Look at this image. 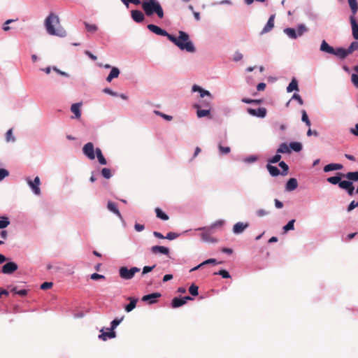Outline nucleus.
<instances>
[{
    "mask_svg": "<svg viewBox=\"0 0 358 358\" xmlns=\"http://www.w3.org/2000/svg\"><path fill=\"white\" fill-rule=\"evenodd\" d=\"M148 29L157 35L166 36L170 41L173 43L182 50H186L189 52H194L195 51V48L193 43L189 40V35L183 31H178L179 36L177 38L173 35L169 34L166 31L162 29L158 26L152 24H148Z\"/></svg>",
    "mask_w": 358,
    "mask_h": 358,
    "instance_id": "f257e3e1",
    "label": "nucleus"
},
{
    "mask_svg": "<svg viewBox=\"0 0 358 358\" xmlns=\"http://www.w3.org/2000/svg\"><path fill=\"white\" fill-rule=\"evenodd\" d=\"M45 27L47 32L52 36H57L61 38L66 36V30L60 25L58 15L50 13L45 20Z\"/></svg>",
    "mask_w": 358,
    "mask_h": 358,
    "instance_id": "f03ea898",
    "label": "nucleus"
},
{
    "mask_svg": "<svg viewBox=\"0 0 358 358\" xmlns=\"http://www.w3.org/2000/svg\"><path fill=\"white\" fill-rule=\"evenodd\" d=\"M141 3L147 16H151L156 13L160 19L164 17V10L157 0H142Z\"/></svg>",
    "mask_w": 358,
    "mask_h": 358,
    "instance_id": "7ed1b4c3",
    "label": "nucleus"
},
{
    "mask_svg": "<svg viewBox=\"0 0 358 358\" xmlns=\"http://www.w3.org/2000/svg\"><path fill=\"white\" fill-rule=\"evenodd\" d=\"M192 91L199 92L200 93L201 98H204V96H206L208 97L206 99L199 101L198 103L194 104L195 108H210V101L212 100V96L208 91L202 89L201 87L196 85H193Z\"/></svg>",
    "mask_w": 358,
    "mask_h": 358,
    "instance_id": "20e7f679",
    "label": "nucleus"
},
{
    "mask_svg": "<svg viewBox=\"0 0 358 358\" xmlns=\"http://www.w3.org/2000/svg\"><path fill=\"white\" fill-rule=\"evenodd\" d=\"M140 271V268L137 267H132L129 269L126 266H122L119 269V274L121 278L124 280H131L134 278V275Z\"/></svg>",
    "mask_w": 358,
    "mask_h": 358,
    "instance_id": "39448f33",
    "label": "nucleus"
},
{
    "mask_svg": "<svg viewBox=\"0 0 358 358\" xmlns=\"http://www.w3.org/2000/svg\"><path fill=\"white\" fill-rule=\"evenodd\" d=\"M199 229L203 231L201 236V239L203 241L208 242V243L217 242V240L216 238H214L211 236V234L213 233V230H212L209 227L199 228Z\"/></svg>",
    "mask_w": 358,
    "mask_h": 358,
    "instance_id": "423d86ee",
    "label": "nucleus"
},
{
    "mask_svg": "<svg viewBox=\"0 0 358 358\" xmlns=\"http://www.w3.org/2000/svg\"><path fill=\"white\" fill-rule=\"evenodd\" d=\"M94 144L91 142L86 143L83 148V152L90 159H95Z\"/></svg>",
    "mask_w": 358,
    "mask_h": 358,
    "instance_id": "0eeeda50",
    "label": "nucleus"
},
{
    "mask_svg": "<svg viewBox=\"0 0 358 358\" xmlns=\"http://www.w3.org/2000/svg\"><path fill=\"white\" fill-rule=\"evenodd\" d=\"M28 185L31 188L34 193L36 195H39L41 194V189L39 187L40 185V178L36 176L34 180L30 179L27 180Z\"/></svg>",
    "mask_w": 358,
    "mask_h": 358,
    "instance_id": "6e6552de",
    "label": "nucleus"
},
{
    "mask_svg": "<svg viewBox=\"0 0 358 358\" xmlns=\"http://www.w3.org/2000/svg\"><path fill=\"white\" fill-rule=\"evenodd\" d=\"M17 268V264L10 262L3 266L1 271L4 274H11L15 272Z\"/></svg>",
    "mask_w": 358,
    "mask_h": 358,
    "instance_id": "1a4fd4ad",
    "label": "nucleus"
},
{
    "mask_svg": "<svg viewBox=\"0 0 358 358\" xmlns=\"http://www.w3.org/2000/svg\"><path fill=\"white\" fill-rule=\"evenodd\" d=\"M248 113L253 116H257L259 117H264L266 115V109L265 108H259L257 109H253L251 108H248L247 109Z\"/></svg>",
    "mask_w": 358,
    "mask_h": 358,
    "instance_id": "9d476101",
    "label": "nucleus"
},
{
    "mask_svg": "<svg viewBox=\"0 0 358 358\" xmlns=\"http://www.w3.org/2000/svg\"><path fill=\"white\" fill-rule=\"evenodd\" d=\"M339 187L347 190L348 194L350 196L354 194L355 187L352 182L349 180H343L339 182Z\"/></svg>",
    "mask_w": 358,
    "mask_h": 358,
    "instance_id": "9b49d317",
    "label": "nucleus"
},
{
    "mask_svg": "<svg viewBox=\"0 0 358 358\" xmlns=\"http://www.w3.org/2000/svg\"><path fill=\"white\" fill-rule=\"evenodd\" d=\"M275 17V15L274 14L271 15L270 16V17L268 18V20L266 24L264 26V27L263 28L262 31H261V34H264L268 33V32H269L270 31L272 30V29L274 27Z\"/></svg>",
    "mask_w": 358,
    "mask_h": 358,
    "instance_id": "f8f14e48",
    "label": "nucleus"
},
{
    "mask_svg": "<svg viewBox=\"0 0 358 358\" xmlns=\"http://www.w3.org/2000/svg\"><path fill=\"white\" fill-rule=\"evenodd\" d=\"M131 15L134 21L136 22H142L144 19L145 16L144 14L138 10H133L131 11Z\"/></svg>",
    "mask_w": 358,
    "mask_h": 358,
    "instance_id": "ddd939ff",
    "label": "nucleus"
},
{
    "mask_svg": "<svg viewBox=\"0 0 358 358\" xmlns=\"http://www.w3.org/2000/svg\"><path fill=\"white\" fill-rule=\"evenodd\" d=\"M350 24L352 27V36L355 39L358 40V23L355 17L350 16Z\"/></svg>",
    "mask_w": 358,
    "mask_h": 358,
    "instance_id": "4468645a",
    "label": "nucleus"
},
{
    "mask_svg": "<svg viewBox=\"0 0 358 358\" xmlns=\"http://www.w3.org/2000/svg\"><path fill=\"white\" fill-rule=\"evenodd\" d=\"M249 226L248 223L237 222L234 225L233 232L236 234L242 233Z\"/></svg>",
    "mask_w": 358,
    "mask_h": 358,
    "instance_id": "2eb2a0df",
    "label": "nucleus"
},
{
    "mask_svg": "<svg viewBox=\"0 0 358 358\" xmlns=\"http://www.w3.org/2000/svg\"><path fill=\"white\" fill-rule=\"evenodd\" d=\"M161 296V294L158 292L152 293L148 295H145L142 297L143 301H149V303L152 304L156 301V299Z\"/></svg>",
    "mask_w": 358,
    "mask_h": 358,
    "instance_id": "dca6fc26",
    "label": "nucleus"
},
{
    "mask_svg": "<svg viewBox=\"0 0 358 358\" xmlns=\"http://www.w3.org/2000/svg\"><path fill=\"white\" fill-rule=\"evenodd\" d=\"M151 252L153 254L162 253L168 255L169 254V249L164 246L155 245L151 248Z\"/></svg>",
    "mask_w": 358,
    "mask_h": 358,
    "instance_id": "f3484780",
    "label": "nucleus"
},
{
    "mask_svg": "<svg viewBox=\"0 0 358 358\" xmlns=\"http://www.w3.org/2000/svg\"><path fill=\"white\" fill-rule=\"evenodd\" d=\"M332 55H334L342 59H345L347 56L349 55L347 49L343 48H338L336 49L334 48V52Z\"/></svg>",
    "mask_w": 358,
    "mask_h": 358,
    "instance_id": "a211bd4d",
    "label": "nucleus"
},
{
    "mask_svg": "<svg viewBox=\"0 0 358 358\" xmlns=\"http://www.w3.org/2000/svg\"><path fill=\"white\" fill-rule=\"evenodd\" d=\"M127 300H129L130 302L125 306L124 309L127 312L129 313L136 308L138 299L137 298L130 296L127 298Z\"/></svg>",
    "mask_w": 358,
    "mask_h": 358,
    "instance_id": "6ab92c4d",
    "label": "nucleus"
},
{
    "mask_svg": "<svg viewBox=\"0 0 358 358\" xmlns=\"http://www.w3.org/2000/svg\"><path fill=\"white\" fill-rule=\"evenodd\" d=\"M108 209L117 215L120 219H122L121 213H120L117 206L115 203L113 201H108L107 204Z\"/></svg>",
    "mask_w": 358,
    "mask_h": 358,
    "instance_id": "aec40b11",
    "label": "nucleus"
},
{
    "mask_svg": "<svg viewBox=\"0 0 358 358\" xmlns=\"http://www.w3.org/2000/svg\"><path fill=\"white\" fill-rule=\"evenodd\" d=\"M298 186V182L296 179L292 178H290L286 183V190L287 191H293L296 189Z\"/></svg>",
    "mask_w": 358,
    "mask_h": 358,
    "instance_id": "412c9836",
    "label": "nucleus"
},
{
    "mask_svg": "<svg viewBox=\"0 0 358 358\" xmlns=\"http://www.w3.org/2000/svg\"><path fill=\"white\" fill-rule=\"evenodd\" d=\"M120 70L117 67H112L111 68V71L109 73V75L108 76V77L106 78V80L110 83L111 82V80L114 78H118L119 75H120Z\"/></svg>",
    "mask_w": 358,
    "mask_h": 358,
    "instance_id": "4be33fe9",
    "label": "nucleus"
},
{
    "mask_svg": "<svg viewBox=\"0 0 358 358\" xmlns=\"http://www.w3.org/2000/svg\"><path fill=\"white\" fill-rule=\"evenodd\" d=\"M101 332L102 333L99 336V338L103 341H106L107 338H113L116 336L115 332L110 329L108 332H103L102 329L101 330Z\"/></svg>",
    "mask_w": 358,
    "mask_h": 358,
    "instance_id": "5701e85b",
    "label": "nucleus"
},
{
    "mask_svg": "<svg viewBox=\"0 0 358 358\" xmlns=\"http://www.w3.org/2000/svg\"><path fill=\"white\" fill-rule=\"evenodd\" d=\"M343 169V165L341 164H329L324 167V172H329L334 170H341Z\"/></svg>",
    "mask_w": 358,
    "mask_h": 358,
    "instance_id": "b1692460",
    "label": "nucleus"
},
{
    "mask_svg": "<svg viewBox=\"0 0 358 358\" xmlns=\"http://www.w3.org/2000/svg\"><path fill=\"white\" fill-rule=\"evenodd\" d=\"M349 6L350 7L352 15L351 16L355 17V15L357 14L358 11V3L357 0H348Z\"/></svg>",
    "mask_w": 358,
    "mask_h": 358,
    "instance_id": "393cba45",
    "label": "nucleus"
},
{
    "mask_svg": "<svg viewBox=\"0 0 358 358\" xmlns=\"http://www.w3.org/2000/svg\"><path fill=\"white\" fill-rule=\"evenodd\" d=\"M320 50L332 54L334 52V48L330 46L325 41H323L320 45Z\"/></svg>",
    "mask_w": 358,
    "mask_h": 358,
    "instance_id": "a878e982",
    "label": "nucleus"
},
{
    "mask_svg": "<svg viewBox=\"0 0 358 358\" xmlns=\"http://www.w3.org/2000/svg\"><path fill=\"white\" fill-rule=\"evenodd\" d=\"M184 304H185V301L182 298L175 297L171 301V306L173 308H178Z\"/></svg>",
    "mask_w": 358,
    "mask_h": 358,
    "instance_id": "bb28decb",
    "label": "nucleus"
},
{
    "mask_svg": "<svg viewBox=\"0 0 358 358\" xmlns=\"http://www.w3.org/2000/svg\"><path fill=\"white\" fill-rule=\"evenodd\" d=\"M80 106V103H73L71 107V110L76 115V118H80L81 116Z\"/></svg>",
    "mask_w": 358,
    "mask_h": 358,
    "instance_id": "cd10ccee",
    "label": "nucleus"
},
{
    "mask_svg": "<svg viewBox=\"0 0 358 358\" xmlns=\"http://www.w3.org/2000/svg\"><path fill=\"white\" fill-rule=\"evenodd\" d=\"M294 90L299 91L298 82L296 78H293L287 87V92H292Z\"/></svg>",
    "mask_w": 358,
    "mask_h": 358,
    "instance_id": "c85d7f7f",
    "label": "nucleus"
},
{
    "mask_svg": "<svg viewBox=\"0 0 358 358\" xmlns=\"http://www.w3.org/2000/svg\"><path fill=\"white\" fill-rule=\"evenodd\" d=\"M266 168H267L269 173L272 176H278L280 173V170L276 166H272V165L268 164L266 165Z\"/></svg>",
    "mask_w": 358,
    "mask_h": 358,
    "instance_id": "c756f323",
    "label": "nucleus"
},
{
    "mask_svg": "<svg viewBox=\"0 0 358 358\" xmlns=\"http://www.w3.org/2000/svg\"><path fill=\"white\" fill-rule=\"evenodd\" d=\"M220 263V262H219V264ZM218 264V262H217L215 259H208L204 261L203 262H202L201 264H200L199 265H198V266L194 267L193 268H192L191 271H196V270L199 269L200 267H201L202 266L206 265V264Z\"/></svg>",
    "mask_w": 358,
    "mask_h": 358,
    "instance_id": "7c9ffc66",
    "label": "nucleus"
},
{
    "mask_svg": "<svg viewBox=\"0 0 358 358\" xmlns=\"http://www.w3.org/2000/svg\"><path fill=\"white\" fill-rule=\"evenodd\" d=\"M196 114L199 117H203L210 115V108H196Z\"/></svg>",
    "mask_w": 358,
    "mask_h": 358,
    "instance_id": "2f4dec72",
    "label": "nucleus"
},
{
    "mask_svg": "<svg viewBox=\"0 0 358 358\" xmlns=\"http://www.w3.org/2000/svg\"><path fill=\"white\" fill-rule=\"evenodd\" d=\"M86 30L90 33H95L98 30L97 25L94 24H90L87 22H84Z\"/></svg>",
    "mask_w": 358,
    "mask_h": 358,
    "instance_id": "473e14b6",
    "label": "nucleus"
},
{
    "mask_svg": "<svg viewBox=\"0 0 358 358\" xmlns=\"http://www.w3.org/2000/svg\"><path fill=\"white\" fill-rule=\"evenodd\" d=\"M289 152H290V148L285 143H282L277 150V153L285 154V153H289Z\"/></svg>",
    "mask_w": 358,
    "mask_h": 358,
    "instance_id": "72a5a7b5",
    "label": "nucleus"
},
{
    "mask_svg": "<svg viewBox=\"0 0 358 358\" xmlns=\"http://www.w3.org/2000/svg\"><path fill=\"white\" fill-rule=\"evenodd\" d=\"M155 213H156V216L158 218H159L162 220H169V216L165 213H164L159 208H155Z\"/></svg>",
    "mask_w": 358,
    "mask_h": 358,
    "instance_id": "f704fd0d",
    "label": "nucleus"
},
{
    "mask_svg": "<svg viewBox=\"0 0 358 358\" xmlns=\"http://www.w3.org/2000/svg\"><path fill=\"white\" fill-rule=\"evenodd\" d=\"M284 32L291 38L295 39L297 38L296 31L293 28H286L284 29Z\"/></svg>",
    "mask_w": 358,
    "mask_h": 358,
    "instance_id": "c9c22d12",
    "label": "nucleus"
},
{
    "mask_svg": "<svg viewBox=\"0 0 358 358\" xmlns=\"http://www.w3.org/2000/svg\"><path fill=\"white\" fill-rule=\"evenodd\" d=\"M345 177L352 181H358V171L348 172L345 174Z\"/></svg>",
    "mask_w": 358,
    "mask_h": 358,
    "instance_id": "e433bc0d",
    "label": "nucleus"
},
{
    "mask_svg": "<svg viewBox=\"0 0 358 358\" xmlns=\"http://www.w3.org/2000/svg\"><path fill=\"white\" fill-rule=\"evenodd\" d=\"M289 148L292 149L295 152H300L302 150V145L299 142H292L289 144Z\"/></svg>",
    "mask_w": 358,
    "mask_h": 358,
    "instance_id": "4c0bfd02",
    "label": "nucleus"
},
{
    "mask_svg": "<svg viewBox=\"0 0 358 358\" xmlns=\"http://www.w3.org/2000/svg\"><path fill=\"white\" fill-rule=\"evenodd\" d=\"M341 178L340 176L329 177L327 179V181L332 185H336L341 182Z\"/></svg>",
    "mask_w": 358,
    "mask_h": 358,
    "instance_id": "58836bf2",
    "label": "nucleus"
},
{
    "mask_svg": "<svg viewBox=\"0 0 358 358\" xmlns=\"http://www.w3.org/2000/svg\"><path fill=\"white\" fill-rule=\"evenodd\" d=\"M294 222H295V220H294V219L289 221L288 223L283 227L284 231L287 232L289 230H293L294 228Z\"/></svg>",
    "mask_w": 358,
    "mask_h": 358,
    "instance_id": "ea45409f",
    "label": "nucleus"
},
{
    "mask_svg": "<svg viewBox=\"0 0 358 358\" xmlns=\"http://www.w3.org/2000/svg\"><path fill=\"white\" fill-rule=\"evenodd\" d=\"M358 49V42L354 41L351 43L349 48L347 49L349 55L352 54L354 51L357 50Z\"/></svg>",
    "mask_w": 358,
    "mask_h": 358,
    "instance_id": "a19ab883",
    "label": "nucleus"
},
{
    "mask_svg": "<svg viewBox=\"0 0 358 358\" xmlns=\"http://www.w3.org/2000/svg\"><path fill=\"white\" fill-rule=\"evenodd\" d=\"M301 114H302V117H301V120L306 123V124L308 126V127H310V121L308 117V115L306 112V110H303L301 111Z\"/></svg>",
    "mask_w": 358,
    "mask_h": 358,
    "instance_id": "79ce46f5",
    "label": "nucleus"
},
{
    "mask_svg": "<svg viewBox=\"0 0 358 358\" xmlns=\"http://www.w3.org/2000/svg\"><path fill=\"white\" fill-rule=\"evenodd\" d=\"M10 224L9 219L6 217H3L0 220V229H4Z\"/></svg>",
    "mask_w": 358,
    "mask_h": 358,
    "instance_id": "37998d69",
    "label": "nucleus"
},
{
    "mask_svg": "<svg viewBox=\"0 0 358 358\" xmlns=\"http://www.w3.org/2000/svg\"><path fill=\"white\" fill-rule=\"evenodd\" d=\"M224 224V221L222 220H220L212 224L209 227L213 230L216 228H221Z\"/></svg>",
    "mask_w": 358,
    "mask_h": 358,
    "instance_id": "c03bdc74",
    "label": "nucleus"
},
{
    "mask_svg": "<svg viewBox=\"0 0 358 358\" xmlns=\"http://www.w3.org/2000/svg\"><path fill=\"white\" fill-rule=\"evenodd\" d=\"M101 175L103 176V178H105L106 179H109L112 176L110 169H109L108 168L102 169Z\"/></svg>",
    "mask_w": 358,
    "mask_h": 358,
    "instance_id": "a18cd8bd",
    "label": "nucleus"
},
{
    "mask_svg": "<svg viewBox=\"0 0 358 358\" xmlns=\"http://www.w3.org/2000/svg\"><path fill=\"white\" fill-rule=\"evenodd\" d=\"M154 113L156 115L162 117V118H164V120H166L167 121H171V120H173V117L172 116L166 115V114H164V113H162V112H160L159 110H155Z\"/></svg>",
    "mask_w": 358,
    "mask_h": 358,
    "instance_id": "49530a36",
    "label": "nucleus"
},
{
    "mask_svg": "<svg viewBox=\"0 0 358 358\" xmlns=\"http://www.w3.org/2000/svg\"><path fill=\"white\" fill-rule=\"evenodd\" d=\"M279 166L282 169V172L281 173V174L282 176H286L287 174L288 169H289L288 166L286 164V163L285 162H280L279 163Z\"/></svg>",
    "mask_w": 358,
    "mask_h": 358,
    "instance_id": "de8ad7c7",
    "label": "nucleus"
},
{
    "mask_svg": "<svg viewBox=\"0 0 358 358\" xmlns=\"http://www.w3.org/2000/svg\"><path fill=\"white\" fill-rule=\"evenodd\" d=\"M198 289V286H196L194 284H192L189 288V292L192 296H197L199 294Z\"/></svg>",
    "mask_w": 358,
    "mask_h": 358,
    "instance_id": "09e8293b",
    "label": "nucleus"
},
{
    "mask_svg": "<svg viewBox=\"0 0 358 358\" xmlns=\"http://www.w3.org/2000/svg\"><path fill=\"white\" fill-rule=\"evenodd\" d=\"M219 151L222 155H226L230 152L231 148L229 147L222 146L221 144L218 145Z\"/></svg>",
    "mask_w": 358,
    "mask_h": 358,
    "instance_id": "8fccbe9b",
    "label": "nucleus"
},
{
    "mask_svg": "<svg viewBox=\"0 0 358 358\" xmlns=\"http://www.w3.org/2000/svg\"><path fill=\"white\" fill-rule=\"evenodd\" d=\"M6 139L7 142H14L15 141V137L13 135L12 129H9L6 134Z\"/></svg>",
    "mask_w": 358,
    "mask_h": 358,
    "instance_id": "3c124183",
    "label": "nucleus"
},
{
    "mask_svg": "<svg viewBox=\"0 0 358 358\" xmlns=\"http://www.w3.org/2000/svg\"><path fill=\"white\" fill-rule=\"evenodd\" d=\"M214 275H220L223 278H229L231 277L229 273V272L227 271H226V270H224V269H222V270H220L218 272H215L214 273Z\"/></svg>",
    "mask_w": 358,
    "mask_h": 358,
    "instance_id": "603ef678",
    "label": "nucleus"
},
{
    "mask_svg": "<svg viewBox=\"0 0 358 358\" xmlns=\"http://www.w3.org/2000/svg\"><path fill=\"white\" fill-rule=\"evenodd\" d=\"M307 30L308 29L304 24H300L298 27L296 34H297V36H301L303 34V33L307 31Z\"/></svg>",
    "mask_w": 358,
    "mask_h": 358,
    "instance_id": "864d4df0",
    "label": "nucleus"
},
{
    "mask_svg": "<svg viewBox=\"0 0 358 358\" xmlns=\"http://www.w3.org/2000/svg\"><path fill=\"white\" fill-rule=\"evenodd\" d=\"M121 1L127 6L129 7V3H133L134 5L141 4L140 0H121Z\"/></svg>",
    "mask_w": 358,
    "mask_h": 358,
    "instance_id": "5fc2aeb1",
    "label": "nucleus"
},
{
    "mask_svg": "<svg viewBox=\"0 0 358 358\" xmlns=\"http://www.w3.org/2000/svg\"><path fill=\"white\" fill-rule=\"evenodd\" d=\"M123 317H122L121 319H115L113 320L112 322H111V327H110V330L112 331H114V329L120 324V323L122 322Z\"/></svg>",
    "mask_w": 358,
    "mask_h": 358,
    "instance_id": "6e6d98bb",
    "label": "nucleus"
},
{
    "mask_svg": "<svg viewBox=\"0 0 358 358\" xmlns=\"http://www.w3.org/2000/svg\"><path fill=\"white\" fill-rule=\"evenodd\" d=\"M280 159H281V155H279V153H277L272 158L269 159L268 160V163L275 164V163L280 162Z\"/></svg>",
    "mask_w": 358,
    "mask_h": 358,
    "instance_id": "4d7b16f0",
    "label": "nucleus"
},
{
    "mask_svg": "<svg viewBox=\"0 0 358 358\" xmlns=\"http://www.w3.org/2000/svg\"><path fill=\"white\" fill-rule=\"evenodd\" d=\"M9 176V172L5 169H0V181Z\"/></svg>",
    "mask_w": 358,
    "mask_h": 358,
    "instance_id": "13d9d810",
    "label": "nucleus"
},
{
    "mask_svg": "<svg viewBox=\"0 0 358 358\" xmlns=\"http://www.w3.org/2000/svg\"><path fill=\"white\" fill-rule=\"evenodd\" d=\"M178 234L175 232H169L166 236H165V238L169 240H173L178 237Z\"/></svg>",
    "mask_w": 358,
    "mask_h": 358,
    "instance_id": "bf43d9fd",
    "label": "nucleus"
},
{
    "mask_svg": "<svg viewBox=\"0 0 358 358\" xmlns=\"http://www.w3.org/2000/svg\"><path fill=\"white\" fill-rule=\"evenodd\" d=\"M52 285H53V283L51 282H45L41 284V289H43V290L48 289L51 288L52 287Z\"/></svg>",
    "mask_w": 358,
    "mask_h": 358,
    "instance_id": "052dcab7",
    "label": "nucleus"
},
{
    "mask_svg": "<svg viewBox=\"0 0 358 358\" xmlns=\"http://www.w3.org/2000/svg\"><path fill=\"white\" fill-rule=\"evenodd\" d=\"M90 278L96 280H99V279H105L106 278L103 275L94 273L90 275Z\"/></svg>",
    "mask_w": 358,
    "mask_h": 358,
    "instance_id": "680f3d73",
    "label": "nucleus"
},
{
    "mask_svg": "<svg viewBox=\"0 0 358 358\" xmlns=\"http://www.w3.org/2000/svg\"><path fill=\"white\" fill-rule=\"evenodd\" d=\"M351 80L353 85L358 88V75L353 73L351 76Z\"/></svg>",
    "mask_w": 358,
    "mask_h": 358,
    "instance_id": "e2e57ef3",
    "label": "nucleus"
},
{
    "mask_svg": "<svg viewBox=\"0 0 358 358\" xmlns=\"http://www.w3.org/2000/svg\"><path fill=\"white\" fill-rule=\"evenodd\" d=\"M358 206V201H352L348 207V211L350 212Z\"/></svg>",
    "mask_w": 358,
    "mask_h": 358,
    "instance_id": "0e129e2a",
    "label": "nucleus"
},
{
    "mask_svg": "<svg viewBox=\"0 0 358 358\" xmlns=\"http://www.w3.org/2000/svg\"><path fill=\"white\" fill-rule=\"evenodd\" d=\"M292 99H296L300 105H303V99H301V96L299 94L294 93L293 94V96H292Z\"/></svg>",
    "mask_w": 358,
    "mask_h": 358,
    "instance_id": "69168bd1",
    "label": "nucleus"
},
{
    "mask_svg": "<svg viewBox=\"0 0 358 358\" xmlns=\"http://www.w3.org/2000/svg\"><path fill=\"white\" fill-rule=\"evenodd\" d=\"M155 267V265H153L152 266H145L143 267V274H146L150 271H152Z\"/></svg>",
    "mask_w": 358,
    "mask_h": 358,
    "instance_id": "338daca9",
    "label": "nucleus"
},
{
    "mask_svg": "<svg viewBox=\"0 0 358 358\" xmlns=\"http://www.w3.org/2000/svg\"><path fill=\"white\" fill-rule=\"evenodd\" d=\"M256 214L258 217H263L268 214V212L264 210V209H259L257 210Z\"/></svg>",
    "mask_w": 358,
    "mask_h": 358,
    "instance_id": "774afa93",
    "label": "nucleus"
}]
</instances>
